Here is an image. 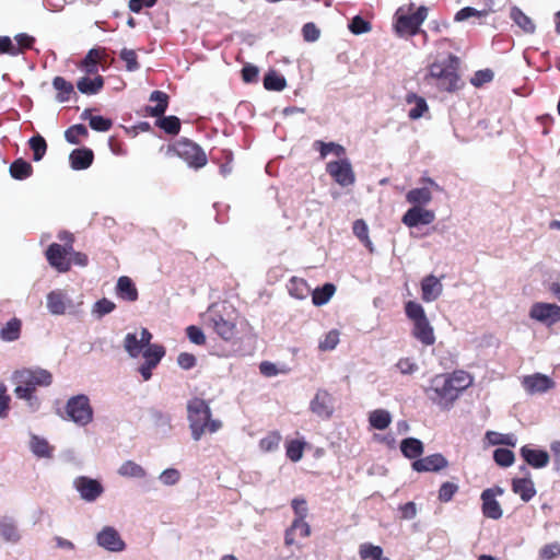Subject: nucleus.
<instances>
[{
  "label": "nucleus",
  "instance_id": "nucleus-1",
  "mask_svg": "<svg viewBox=\"0 0 560 560\" xmlns=\"http://www.w3.org/2000/svg\"><path fill=\"white\" fill-rule=\"evenodd\" d=\"M458 63L459 59L454 55L433 62L424 77L425 83L440 91L454 92L458 90L460 88V79L457 73Z\"/></svg>",
  "mask_w": 560,
  "mask_h": 560
},
{
  "label": "nucleus",
  "instance_id": "nucleus-2",
  "mask_svg": "<svg viewBox=\"0 0 560 560\" xmlns=\"http://www.w3.org/2000/svg\"><path fill=\"white\" fill-rule=\"evenodd\" d=\"M188 421L194 440L198 441L208 433H214L221 428L219 420L211 419V410L206 400L195 397L187 404Z\"/></svg>",
  "mask_w": 560,
  "mask_h": 560
},
{
  "label": "nucleus",
  "instance_id": "nucleus-3",
  "mask_svg": "<svg viewBox=\"0 0 560 560\" xmlns=\"http://www.w3.org/2000/svg\"><path fill=\"white\" fill-rule=\"evenodd\" d=\"M16 384L14 394L18 398L31 401L38 386H49L52 383V374L45 369H22L13 373Z\"/></svg>",
  "mask_w": 560,
  "mask_h": 560
},
{
  "label": "nucleus",
  "instance_id": "nucleus-4",
  "mask_svg": "<svg viewBox=\"0 0 560 560\" xmlns=\"http://www.w3.org/2000/svg\"><path fill=\"white\" fill-rule=\"evenodd\" d=\"M406 316L412 322V336L424 346L435 342V335L423 306L415 301H408L405 305Z\"/></svg>",
  "mask_w": 560,
  "mask_h": 560
},
{
  "label": "nucleus",
  "instance_id": "nucleus-5",
  "mask_svg": "<svg viewBox=\"0 0 560 560\" xmlns=\"http://www.w3.org/2000/svg\"><path fill=\"white\" fill-rule=\"evenodd\" d=\"M166 155L178 156L192 168H201L207 162L206 152L197 143L187 138H182L166 148Z\"/></svg>",
  "mask_w": 560,
  "mask_h": 560
},
{
  "label": "nucleus",
  "instance_id": "nucleus-6",
  "mask_svg": "<svg viewBox=\"0 0 560 560\" xmlns=\"http://www.w3.org/2000/svg\"><path fill=\"white\" fill-rule=\"evenodd\" d=\"M427 397L436 406L448 409L457 399L455 387H452L451 381L446 374H438L430 380L424 387Z\"/></svg>",
  "mask_w": 560,
  "mask_h": 560
},
{
  "label": "nucleus",
  "instance_id": "nucleus-7",
  "mask_svg": "<svg viewBox=\"0 0 560 560\" xmlns=\"http://www.w3.org/2000/svg\"><path fill=\"white\" fill-rule=\"evenodd\" d=\"M66 419L75 424L84 427L93 420V408L86 395L80 394L72 396L66 404Z\"/></svg>",
  "mask_w": 560,
  "mask_h": 560
},
{
  "label": "nucleus",
  "instance_id": "nucleus-8",
  "mask_svg": "<svg viewBox=\"0 0 560 560\" xmlns=\"http://www.w3.org/2000/svg\"><path fill=\"white\" fill-rule=\"evenodd\" d=\"M421 182L425 186L412 188L406 194V201L412 205V207L428 206L433 199V190H441L439 184L430 177H423Z\"/></svg>",
  "mask_w": 560,
  "mask_h": 560
},
{
  "label": "nucleus",
  "instance_id": "nucleus-9",
  "mask_svg": "<svg viewBox=\"0 0 560 560\" xmlns=\"http://www.w3.org/2000/svg\"><path fill=\"white\" fill-rule=\"evenodd\" d=\"M428 16V9L420 7L415 13L410 15H400L397 19L395 28L400 35H416L419 32L421 24Z\"/></svg>",
  "mask_w": 560,
  "mask_h": 560
},
{
  "label": "nucleus",
  "instance_id": "nucleus-10",
  "mask_svg": "<svg viewBox=\"0 0 560 560\" xmlns=\"http://www.w3.org/2000/svg\"><path fill=\"white\" fill-rule=\"evenodd\" d=\"M504 491L501 487L488 488L482 491L480 499L482 501V514L487 518L499 520L503 515V510L497 500L498 497L503 495Z\"/></svg>",
  "mask_w": 560,
  "mask_h": 560
},
{
  "label": "nucleus",
  "instance_id": "nucleus-11",
  "mask_svg": "<svg viewBox=\"0 0 560 560\" xmlns=\"http://www.w3.org/2000/svg\"><path fill=\"white\" fill-rule=\"evenodd\" d=\"M326 171L342 187L350 186L355 180L354 172L348 159L327 163Z\"/></svg>",
  "mask_w": 560,
  "mask_h": 560
},
{
  "label": "nucleus",
  "instance_id": "nucleus-12",
  "mask_svg": "<svg viewBox=\"0 0 560 560\" xmlns=\"http://www.w3.org/2000/svg\"><path fill=\"white\" fill-rule=\"evenodd\" d=\"M529 317L546 326L560 322V306L552 303H534L529 310Z\"/></svg>",
  "mask_w": 560,
  "mask_h": 560
},
{
  "label": "nucleus",
  "instance_id": "nucleus-13",
  "mask_svg": "<svg viewBox=\"0 0 560 560\" xmlns=\"http://www.w3.org/2000/svg\"><path fill=\"white\" fill-rule=\"evenodd\" d=\"M521 384L528 395L545 394L556 386L553 380L542 373L525 375Z\"/></svg>",
  "mask_w": 560,
  "mask_h": 560
},
{
  "label": "nucleus",
  "instance_id": "nucleus-14",
  "mask_svg": "<svg viewBox=\"0 0 560 560\" xmlns=\"http://www.w3.org/2000/svg\"><path fill=\"white\" fill-rule=\"evenodd\" d=\"M334 397L323 388L317 389L310 402V410L319 418L329 419L334 413Z\"/></svg>",
  "mask_w": 560,
  "mask_h": 560
},
{
  "label": "nucleus",
  "instance_id": "nucleus-15",
  "mask_svg": "<svg viewBox=\"0 0 560 560\" xmlns=\"http://www.w3.org/2000/svg\"><path fill=\"white\" fill-rule=\"evenodd\" d=\"M164 354L165 349L161 345L149 346L147 349H144V362L138 369L144 381H149L151 378L152 370L158 366Z\"/></svg>",
  "mask_w": 560,
  "mask_h": 560
},
{
  "label": "nucleus",
  "instance_id": "nucleus-16",
  "mask_svg": "<svg viewBox=\"0 0 560 560\" xmlns=\"http://www.w3.org/2000/svg\"><path fill=\"white\" fill-rule=\"evenodd\" d=\"M435 220V212L424 207H411L401 218V222L408 228L429 225Z\"/></svg>",
  "mask_w": 560,
  "mask_h": 560
},
{
  "label": "nucleus",
  "instance_id": "nucleus-17",
  "mask_svg": "<svg viewBox=\"0 0 560 560\" xmlns=\"http://www.w3.org/2000/svg\"><path fill=\"white\" fill-rule=\"evenodd\" d=\"M48 264L59 272H68L71 259L66 256L65 248L58 243L50 244L45 252Z\"/></svg>",
  "mask_w": 560,
  "mask_h": 560
},
{
  "label": "nucleus",
  "instance_id": "nucleus-18",
  "mask_svg": "<svg viewBox=\"0 0 560 560\" xmlns=\"http://www.w3.org/2000/svg\"><path fill=\"white\" fill-rule=\"evenodd\" d=\"M74 487L81 498L88 502L95 501L104 491L100 481L84 476L74 480Z\"/></svg>",
  "mask_w": 560,
  "mask_h": 560
},
{
  "label": "nucleus",
  "instance_id": "nucleus-19",
  "mask_svg": "<svg viewBox=\"0 0 560 560\" xmlns=\"http://www.w3.org/2000/svg\"><path fill=\"white\" fill-rule=\"evenodd\" d=\"M448 466V460L440 453L432 454L412 463V469L418 472H438Z\"/></svg>",
  "mask_w": 560,
  "mask_h": 560
},
{
  "label": "nucleus",
  "instance_id": "nucleus-20",
  "mask_svg": "<svg viewBox=\"0 0 560 560\" xmlns=\"http://www.w3.org/2000/svg\"><path fill=\"white\" fill-rule=\"evenodd\" d=\"M97 544L114 552L122 551L126 544L121 539L119 533L110 526L104 527L97 535Z\"/></svg>",
  "mask_w": 560,
  "mask_h": 560
},
{
  "label": "nucleus",
  "instance_id": "nucleus-21",
  "mask_svg": "<svg viewBox=\"0 0 560 560\" xmlns=\"http://www.w3.org/2000/svg\"><path fill=\"white\" fill-rule=\"evenodd\" d=\"M106 57V49L103 47L92 48L78 63V68L88 75H97L98 67Z\"/></svg>",
  "mask_w": 560,
  "mask_h": 560
},
{
  "label": "nucleus",
  "instance_id": "nucleus-22",
  "mask_svg": "<svg viewBox=\"0 0 560 560\" xmlns=\"http://www.w3.org/2000/svg\"><path fill=\"white\" fill-rule=\"evenodd\" d=\"M443 292V284L439 278L433 275L424 277L421 281V298L424 302L436 301Z\"/></svg>",
  "mask_w": 560,
  "mask_h": 560
},
{
  "label": "nucleus",
  "instance_id": "nucleus-23",
  "mask_svg": "<svg viewBox=\"0 0 560 560\" xmlns=\"http://www.w3.org/2000/svg\"><path fill=\"white\" fill-rule=\"evenodd\" d=\"M311 535V526L305 520H293L290 527L284 533L285 546L295 544L296 537H308Z\"/></svg>",
  "mask_w": 560,
  "mask_h": 560
},
{
  "label": "nucleus",
  "instance_id": "nucleus-24",
  "mask_svg": "<svg viewBox=\"0 0 560 560\" xmlns=\"http://www.w3.org/2000/svg\"><path fill=\"white\" fill-rule=\"evenodd\" d=\"M69 161L73 170H86L94 161V153L89 148L74 149L69 155Z\"/></svg>",
  "mask_w": 560,
  "mask_h": 560
},
{
  "label": "nucleus",
  "instance_id": "nucleus-25",
  "mask_svg": "<svg viewBox=\"0 0 560 560\" xmlns=\"http://www.w3.org/2000/svg\"><path fill=\"white\" fill-rule=\"evenodd\" d=\"M521 455L524 460L534 468H544L548 465L550 456L546 451L534 450L528 446L521 448Z\"/></svg>",
  "mask_w": 560,
  "mask_h": 560
},
{
  "label": "nucleus",
  "instance_id": "nucleus-26",
  "mask_svg": "<svg viewBox=\"0 0 560 560\" xmlns=\"http://www.w3.org/2000/svg\"><path fill=\"white\" fill-rule=\"evenodd\" d=\"M70 301L61 290H55L47 294V308L54 315H62L66 313Z\"/></svg>",
  "mask_w": 560,
  "mask_h": 560
},
{
  "label": "nucleus",
  "instance_id": "nucleus-27",
  "mask_svg": "<svg viewBox=\"0 0 560 560\" xmlns=\"http://www.w3.org/2000/svg\"><path fill=\"white\" fill-rule=\"evenodd\" d=\"M149 100L150 102H155L156 104L154 106H147L144 108L147 115L151 117L163 116L168 106V95L163 91L155 90L151 93Z\"/></svg>",
  "mask_w": 560,
  "mask_h": 560
},
{
  "label": "nucleus",
  "instance_id": "nucleus-28",
  "mask_svg": "<svg viewBox=\"0 0 560 560\" xmlns=\"http://www.w3.org/2000/svg\"><path fill=\"white\" fill-rule=\"evenodd\" d=\"M117 295L128 302H135L138 300V290L133 283V281L127 277L122 276L118 279L116 285Z\"/></svg>",
  "mask_w": 560,
  "mask_h": 560
},
{
  "label": "nucleus",
  "instance_id": "nucleus-29",
  "mask_svg": "<svg viewBox=\"0 0 560 560\" xmlns=\"http://www.w3.org/2000/svg\"><path fill=\"white\" fill-rule=\"evenodd\" d=\"M406 103L413 105L408 113V117L412 120L421 118L429 110L427 101L416 93H408L406 95Z\"/></svg>",
  "mask_w": 560,
  "mask_h": 560
},
{
  "label": "nucleus",
  "instance_id": "nucleus-30",
  "mask_svg": "<svg viewBox=\"0 0 560 560\" xmlns=\"http://www.w3.org/2000/svg\"><path fill=\"white\" fill-rule=\"evenodd\" d=\"M104 86V79L97 74L93 79L89 77H82L77 82V88L82 94L94 95L97 94Z\"/></svg>",
  "mask_w": 560,
  "mask_h": 560
},
{
  "label": "nucleus",
  "instance_id": "nucleus-31",
  "mask_svg": "<svg viewBox=\"0 0 560 560\" xmlns=\"http://www.w3.org/2000/svg\"><path fill=\"white\" fill-rule=\"evenodd\" d=\"M446 376L451 381L452 387H455L457 398L459 397L462 392H464L472 384L474 381L472 376L469 373L462 370L448 373L446 374Z\"/></svg>",
  "mask_w": 560,
  "mask_h": 560
},
{
  "label": "nucleus",
  "instance_id": "nucleus-32",
  "mask_svg": "<svg viewBox=\"0 0 560 560\" xmlns=\"http://www.w3.org/2000/svg\"><path fill=\"white\" fill-rule=\"evenodd\" d=\"M512 489L524 502H528L536 494L534 482L526 478L514 479Z\"/></svg>",
  "mask_w": 560,
  "mask_h": 560
},
{
  "label": "nucleus",
  "instance_id": "nucleus-33",
  "mask_svg": "<svg viewBox=\"0 0 560 560\" xmlns=\"http://www.w3.org/2000/svg\"><path fill=\"white\" fill-rule=\"evenodd\" d=\"M52 86L57 91L56 100L60 103H66L74 94V86L71 82L62 77H55L52 79Z\"/></svg>",
  "mask_w": 560,
  "mask_h": 560
},
{
  "label": "nucleus",
  "instance_id": "nucleus-34",
  "mask_svg": "<svg viewBox=\"0 0 560 560\" xmlns=\"http://www.w3.org/2000/svg\"><path fill=\"white\" fill-rule=\"evenodd\" d=\"M30 448L32 453L39 458L52 457V446L44 438L33 434L30 441Z\"/></svg>",
  "mask_w": 560,
  "mask_h": 560
},
{
  "label": "nucleus",
  "instance_id": "nucleus-35",
  "mask_svg": "<svg viewBox=\"0 0 560 560\" xmlns=\"http://www.w3.org/2000/svg\"><path fill=\"white\" fill-rule=\"evenodd\" d=\"M289 294L298 300H305L312 290L304 279L292 277L288 283Z\"/></svg>",
  "mask_w": 560,
  "mask_h": 560
},
{
  "label": "nucleus",
  "instance_id": "nucleus-36",
  "mask_svg": "<svg viewBox=\"0 0 560 560\" xmlns=\"http://www.w3.org/2000/svg\"><path fill=\"white\" fill-rule=\"evenodd\" d=\"M423 443L416 438H407L400 443V451L407 458H418L423 453Z\"/></svg>",
  "mask_w": 560,
  "mask_h": 560
},
{
  "label": "nucleus",
  "instance_id": "nucleus-37",
  "mask_svg": "<svg viewBox=\"0 0 560 560\" xmlns=\"http://www.w3.org/2000/svg\"><path fill=\"white\" fill-rule=\"evenodd\" d=\"M9 172L14 179L23 180L33 174V166L30 162L20 158L11 163Z\"/></svg>",
  "mask_w": 560,
  "mask_h": 560
},
{
  "label": "nucleus",
  "instance_id": "nucleus-38",
  "mask_svg": "<svg viewBox=\"0 0 560 560\" xmlns=\"http://www.w3.org/2000/svg\"><path fill=\"white\" fill-rule=\"evenodd\" d=\"M359 557L361 560H390L384 556L382 547L371 542H364L359 546Z\"/></svg>",
  "mask_w": 560,
  "mask_h": 560
},
{
  "label": "nucleus",
  "instance_id": "nucleus-39",
  "mask_svg": "<svg viewBox=\"0 0 560 560\" xmlns=\"http://www.w3.org/2000/svg\"><path fill=\"white\" fill-rule=\"evenodd\" d=\"M392 422V415L386 409H375L369 415V423L373 429L385 430Z\"/></svg>",
  "mask_w": 560,
  "mask_h": 560
},
{
  "label": "nucleus",
  "instance_id": "nucleus-40",
  "mask_svg": "<svg viewBox=\"0 0 560 560\" xmlns=\"http://www.w3.org/2000/svg\"><path fill=\"white\" fill-rule=\"evenodd\" d=\"M22 323L19 318L10 319L0 330V338L3 341H15L20 338Z\"/></svg>",
  "mask_w": 560,
  "mask_h": 560
},
{
  "label": "nucleus",
  "instance_id": "nucleus-41",
  "mask_svg": "<svg viewBox=\"0 0 560 560\" xmlns=\"http://www.w3.org/2000/svg\"><path fill=\"white\" fill-rule=\"evenodd\" d=\"M264 86L268 91L280 92L285 89V78L275 70H269L264 78Z\"/></svg>",
  "mask_w": 560,
  "mask_h": 560
},
{
  "label": "nucleus",
  "instance_id": "nucleus-42",
  "mask_svg": "<svg viewBox=\"0 0 560 560\" xmlns=\"http://www.w3.org/2000/svg\"><path fill=\"white\" fill-rule=\"evenodd\" d=\"M314 148L319 151L320 158L325 159L328 154L332 153L338 158L346 154V149L336 142H324L317 140L314 142Z\"/></svg>",
  "mask_w": 560,
  "mask_h": 560
},
{
  "label": "nucleus",
  "instance_id": "nucleus-43",
  "mask_svg": "<svg viewBox=\"0 0 560 560\" xmlns=\"http://www.w3.org/2000/svg\"><path fill=\"white\" fill-rule=\"evenodd\" d=\"M336 291L332 283H326L322 288H317L312 292V301L316 306H322L328 303Z\"/></svg>",
  "mask_w": 560,
  "mask_h": 560
},
{
  "label": "nucleus",
  "instance_id": "nucleus-44",
  "mask_svg": "<svg viewBox=\"0 0 560 560\" xmlns=\"http://www.w3.org/2000/svg\"><path fill=\"white\" fill-rule=\"evenodd\" d=\"M88 137L89 130L82 124L72 125L65 131V139L71 144H80L81 139Z\"/></svg>",
  "mask_w": 560,
  "mask_h": 560
},
{
  "label": "nucleus",
  "instance_id": "nucleus-45",
  "mask_svg": "<svg viewBox=\"0 0 560 560\" xmlns=\"http://www.w3.org/2000/svg\"><path fill=\"white\" fill-rule=\"evenodd\" d=\"M118 474L127 478H144L145 470L133 460L125 462L118 469Z\"/></svg>",
  "mask_w": 560,
  "mask_h": 560
},
{
  "label": "nucleus",
  "instance_id": "nucleus-46",
  "mask_svg": "<svg viewBox=\"0 0 560 560\" xmlns=\"http://www.w3.org/2000/svg\"><path fill=\"white\" fill-rule=\"evenodd\" d=\"M28 144L33 151V160L40 161L47 151L46 140L40 135H36L28 140Z\"/></svg>",
  "mask_w": 560,
  "mask_h": 560
},
{
  "label": "nucleus",
  "instance_id": "nucleus-47",
  "mask_svg": "<svg viewBox=\"0 0 560 560\" xmlns=\"http://www.w3.org/2000/svg\"><path fill=\"white\" fill-rule=\"evenodd\" d=\"M512 20L526 33H534L535 24L534 22L524 14L518 8H513L511 10Z\"/></svg>",
  "mask_w": 560,
  "mask_h": 560
},
{
  "label": "nucleus",
  "instance_id": "nucleus-48",
  "mask_svg": "<svg viewBox=\"0 0 560 560\" xmlns=\"http://www.w3.org/2000/svg\"><path fill=\"white\" fill-rule=\"evenodd\" d=\"M486 438L492 445L515 446L517 441L514 434H502L494 431H488Z\"/></svg>",
  "mask_w": 560,
  "mask_h": 560
},
{
  "label": "nucleus",
  "instance_id": "nucleus-49",
  "mask_svg": "<svg viewBox=\"0 0 560 560\" xmlns=\"http://www.w3.org/2000/svg\"><path fill=\"white\" fill-rule=\"evenodd\" d=\"M340 332L337 329H331L326 332L323 338H320L318 342V349L320 351H331L334 350L340 340Z\"/></svg>",
  "mask_w": 560,
  "mask_h": 560
},
{
  "label": "nucleus",
  "instance_id": "nucleus-50",
  "mask_svg": "<svg viewBox=\"0 0 560 560\" xmlns=\"http://www.w3.org/2000/svg\"><path fill=\"white\" fill-rule=\"evenodd\" d=\"M156 125L172 136L177 135L180 130V120L176 116L162 117L156 121Z\"/></svg>",
  "mask_w": 560,
  "mask_h": 560
},
{
  "label": "nucleus",
  "instance_id": "nucleus-51",
  "mask_svg": "<svg viewBox=\"0 0 560 560\" xmlns=\"http://www.w3.org/2000/svg\"><path fill=\"white\" fill-rule=\"evenodd\" d=\"M124 347L128 354L132 358H137L143 349L140 339L137 338L136 334L130 332L127 334L124 339Z\"/></svg>",
  "mask_w": 560,
  "mask_h": 560
},
{
  "label": "nucleus",
  "instance_id": "nucleus-52",
  "mask_svg": "<svg viewBox=\"0 0 560 560\" xmlns=\"http://www.w3.org/2000/svg\"><path fill=\"white\" fill-rule=\"evenodd\" d=\"M353 234L373 252L372 242L369 237V228L363 220H355L353 223Z\"/></svg>",
  "mask_w": 560,
  "mask_h": 560
},
{
  "label": "nucleus",
  "instance_id": "nucleus-53",
  "mask_svg": "<svg viewBox=\"0 0 560 560\" xmlns=\"http://www.w3.org/2000/svg\"><path fill=\"white\" fill-rule=\"evenodd\" d=\"M214 329L223 339L229 340L235 334V324L220 316L219 319H214Z\"/></svg>",
  "mask_w": 560,
  "mask_h": 560
},
{
  "label": "nucleus",
  "instance_id": "nucleus-54",
  "mask_svg": "<svg viewBox=\"0 0 560 560\" xmlns=\"http://www.w3.org/2000/svg\"><path fill=\"white\" fill-rule=\"evenodd\" d=\"M120 59L126 63V70L133 72L140 69L136 50L124 48L119 54Z\"/></svg>",
  "mask_w": 560,
  "mask_h": 560
},
{
  "label": "nucleus",
  "instance_id": "nucleus-55",
  "mask_svg": "<svg viewBox=\"0 0 560 560\" xmlns=\"http://www.w3.org/2000/svg\"><path fill=\"white\" fill-rule=\"evenodd\" d=\"M281 442V435L277 431L269 432L259 442V447L262 452H272L278 448Z\"/></svg>",
  "mask_w": 560,
  "mask_h": 560
},
{
  "label": "nucleus",
  "instance_id": "nucleus-56",
  "mask_svg": "<svg viewBox=\"0 0 560 560\" xmlns=\"http://www.w3.org/2000/svg\"><path fill=\"white\" fill-rule=\"evenodd\" d=\"M488 15L487 10H477L472 7H465L460 9L454 16L456 22H464L470 18L481 19Z\"/></svg>",
  "mask_w": 560,
  "mask_h": 560
},
{
  "label": "nucleus",
  "instance_id": "nucleus-57",
  "mask_svg": "<svg viewBox=\"0 0 560 560\" xmlns=\"http://www.w3.org/2000/svg\"><path fill=\"white\" fill-rule=\"evenodd\" d=\"M395 366L402 375H412L419 370L418 363L412 358H400Z\"/></svg>",
  "mask_w": 560,
  "mask_h": 560
},
{
  "label": "nucleus",
  "instance_id": "nucleus-58",
  "mask_svg": "<svg viewBox=\"0 0 560 560\" xmlns=\"http://www.w3.org/2000/svg\"><path fill=\"white\" fill-rule=\"evenodd\" d=\"M18 45L13 44V50L16 51V56L23 54L27 49H32L35 43V38L26 33L18 34L15 37Z\"/></svg>",
  "mask_w": 560,
  "mask_h": 560
},
{
  "label": "nucleus",
  "instance_id": "nucleus-59",
  "mask_svg": "<svg viewBox=\"0 0 560 560\" xmlns=\"http://www.w3.org/2000/svg\"><path fill=\"white\" fill-rule=\"evenodd\" d=\"M0 536L5 541L16 542L20 539V535L16 526L10 522L0 523Z\"/></svg>",
  "mask_w": 560,
  "mask_h": 560
},
{
  "label": "nucleus",
  "instance_id": "nucleus-60",
  "mask_svg": "<svg viewBox=\"0 0 560 560\" xmlns=\"http://www.w3.org/2000/svg\"><path fill=\"white\" fill-rule=\"evenodd\" d=\"M493 458L499 466L509 467L514 463V453L508 448H497Z\"/></svg>",
  "mask_w": 560,
  "mask_h": 560
},
{
  "label": "nucleus",
  "instance_id": "nucleus-61",
  "mask_svg": "<svg viewBox=\"0 0 560 560\" xmlns=\"http://www.w3.org/2000/svg\"><path fill=\"white\" fill-rule=\"evenodd\" d=\"M291 506L294 512V520H306L308 515V508L304 498H294L291 501Z\"/></svg>",
  "mask_w": 560,
  "mask_h": 560
},
{
  "label": "nucleus",
  "instance_id": "nucleus-62",
  "mask_svg": "<svg viewBox=\"0 0 560 560\" xmlns=\"http://www.w3.org/2000/svg\"><path fill=\"white\" fill-rule=\"evenodd\" d=\"M560 556V542L553 541L542 546L539 549V558L541 560H553Z\"/></svg>",
  "mask_w": 560,
  "mask_h": 560
},
{
  "label": "nucleus",
  "instance_id": "nucleus-63",
  "mask_svg": "<svg viewBox=\"0 0 560 560\" xmlns=\"http://www.w3.org/2000/svg\"><path fill=\"white\" fill-rule=\"evenodd\" d=\"M90 127L98 132H106L112 129L113 120L103 116H91Z\"/></svg>",
  "mask_w": 560,
  "mask_h": 560
},
{
  "label": "nucleus",
  "instance_id": "nucleus-64",
  "mask_svg": "<svg viewBox=\"0 0 560 560\" xmlns=\"http://www.w3.org/2000/svg\"><path fill=\"white\" fill-rule=\"evenodd\" d=\"M349 30L353 34L359 35V34L368 33L371 30V25L368 21H365L361 16L357 15L351 20V22L349 24Z\"/></svg>",
  "mask_w": 560,
  "mask_h": 560
}]
</instances>
